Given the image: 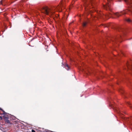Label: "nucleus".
<instances>
[{
	"instance_id": "0eeeda50",
	"label": "nucleus",
	"mask_w": 132,
	"mask_h": 132,
	"mask_svg": "<svg viewBox=\"0 0 132 132\" xmlns=\"http://www.w3.org/2000/svg\"><path fill=\"white\" fill-rule=\"evenodd\" d=\"M0 110H1L3 112L2 114L4 115V116L6 115L7 114V113L5 112L2 109L0 108Z\"/></svg>"
},
{
	"instance_id": "f8f14e48",
	"label": "nucleus",
	"mask_w": 132,
	"mask_h": 132,
	"mask_svg": "<svg viewBox=\"0 0 132 132\" xmlns=\"http://www.w3.org/2000/svg\"><path fill=\"white\" fill-rule=\"evenodd\" d=\"M114 110H115L117 112H119V110L118 108H115V109H114Z\"/></svg>"
},
{
	"instance_id": "f257e3e1",
	"label": "nucleus",
	"mask_w": 132,
	"mask_h": 132,
	"mask_svg": "<svg viewBox=\"0 0 132 132\" xmlns=\"http://www.w3.org/2000/svg\"><path fill=\"white\" fill-rule=\"evenodd\" d=\"M125 1L127 3L132 4V0H125ZM128 12L132 14V5H129L128 6V9L127 10H124L121 11L120 13H114V15H116L117 17H119L121 14H124L128 13Z\"/></svg>"
},
{
	"instance_id": "aec40b11",
	"label": "nucleus",
	"mask_w": 132,
	"mask_h": 132,
	"mask_svg": "<svg viewBox=\"0 0 132 132\" xmlns=\"http://www.w3.org/2000/svg\"><path fill=\"white\" fill-rule=\"evenodd\" d=\"M52 132H53L52 131Z\"/></svg>"
},
{
	"instance_id": "20e7f679",
	"label": "nucleus",
	"mask_w": 132,
	"mask_h": 132,
	"mask_svg": "<svg viewBox=\"0 0 132 132\" xmlns=\"http://www.w3.org/2000/svg\"><path fill=\"white\" fill-rule=\"evenodd\" d=\"M60 3V6H58V7H57V9L59 10V11H61V7L62 6H63V5L62 4L63 3V2L61 1Z\"/></svg>"
},
{
	"instance_id": "6ab92c4d",
	"label": "nucleus",
	"mask_w": 132,
	"mask_h": 132,
	"mask_svg": "<svg viewBox=\"0 0 132 132\" xmlns=\"http://www.w3.org/2000/svg\"><path fill=\"white\" fill-rule=\"evenodd\" d=\"M128 104H129V103H128Z\"/></svg>"
},
{
	"instance_id": "ddd939ff",
	"label": "nucleus",
	"mask_w": 132,
	"mask_h": 132,
	"mask_svg": "<svg viewBox=\"0 0 132 132\" xmlns=\"http://www.w3.org/2000/svg\"><path fill=\"white\" fill-rule=\"evenodd\" d=\"M3 2V0H2L0 2V5H3V4H2V2Z\"/></svg>"
},
{
	"instance_id": "dca6fc26",
	"label": "nucleus",
	"mask_w": 132,
	"mask_h": 132,
	"mask_svg": "<svg viewBox=\"0 0 132 132\" xmlns=\"http://www.w3.org/2000/svg\"><path fill=\"white\" fill-rule=\"evenodd\" d=\"M46 132H52V131H46Z\"/></svg>"
},
{
	"instance_id": "9d476101",
	"label": "nucleus",
	"mask_w": 132,
	"mask_h": 132,
	"mask_svg": "<svg viewBox=\"0 0 132 132\" xmlns=\"http://www.w3.org/2000/svg\"><path fill=\"white\" fill-rule=\"evenodd\" d=\"M112 15V14L111 13H109V14L107 15V16H108L109 17H111Z\"/></svg>"
},
{
	"instance_id": "423d86ee",
	"label": "nucleus",
	"mask_w": 132,
	"mask_h": 132,
	"mask_svg": "<svg viewBox=\"0 0 132 132\" xmlns=\"http://www.w3.org/2000/svg\"><path fill=\"white\" fill-rule=\"evenodd\" d=\"M64 68H65L68 70H69V66L67 64H65L64 67Z\"/></svg>"
},
{
	"instance_id": "4468645a",
	"label": "nucleus",
	"mask_w": 132,
	"mask_h": 132,
	"mask_svg": "<svg viewBox=\"0 0 132 132\" xmlns=\"http://www.w3.org/2000/svg\"><path fill=\"white\" fill-rule=\"evenodd\" d=\"M120 30H121V31H123L122 29H118V30L119 31H120Z\"/></svg>"
},
{
	"instance_id": "a211bd4d",
	"label": "nucleus",
	"mask_w": 132,
	"mask_h": 132,
	"mask_svg": "<svg viewBox=\"0 0 132 132\" xmlns=\"http://www.w3.org/2000/svg\"><path fill=\"white\" fill-rule=\"evenodd\" d=\"M0 118H2V117L1 116H0Z\"/></svg>"
},
{
	"instance_id": "f3484780",
	"label": "nucleus",
	"mask_w": 132,
	"mask_h": 132,
	"mask_svg": "<svg viewBox=\"0 0 132 132\" xmlns=\"http://www.w3.org/2000/svg\"><path fill=\"white\" fill-rule=\"evenodd\" d=\"M118 1H121V0H118Z\"/></svg>"
},
{
	"instance_id": "9b49d317",
	"label": "nucleus",
	"mask_w": 132,
	"mask_h": 132,
	"mask_svg": "<svg viewBox=\"0 0 132 132\" xmlns=\"http://www.w3.org/2000/svg\"><path fill=\"white\" fill-rule=\"evenodd\" d=\"M65 21V19H64V18L62 20H61V22H62V23H63Z\"/></svg>"
},
{
	"instance_id": "2eb2a0df",
	"label": "nucleus",
	"mask_w": 132,
	"mask_h": 132,
	"mask_svg": "<svg viewBox=\"0 0 132 132\" xmlns=\"http://www.w3.org/2000/svg\"><path fill=\"white\" fill-rule=\"evenodd\" d=\"M31 132H35V130L33 129H32L31 130Z\"/></svg>"
},
{
	"instance_id": "412c9836",
	"label": "nucleus",
	"mask_w": 132,
	"mask_h": 132,
	"mask_svg": "<svg viewBox=\"0 0 132 132\" xmlns=\"http://www.w3.org/2000/svg\"><path fill=\"white\" fill-rule=\"evenodd\" d=\"M52 132H53L52 131Z\"/></svg>"
},
{
	"instance_id": "f03ea898",
	"label": "nucleus",
	"mask_w": 132,
	"mask_h": 132,
	"mask_svg": "<svg viewBox=\"0 0 132 132\" xmlns=\"http://www.w3.org/2000/svg\"><path fill=\"white\" fill-rule=\"evenodd\" d=\"M41 11L42 12L47 15H48L50 13L51 14H53V13L52 12V10L47 6L43 7Z\"/></svg>"
},
{
	"instance_id": "7ed1b4c3",
	"label": "nucleus",
	"mask_w": 132,
	"mask_h": 132,
	"mask_svg": "<svg viewBox=\"0 0 132 132\" xmlns=\"http://www.w3.org/2000/svg\"><path fill=\"white\" fill-rule=\"evenodd\" d=\"M108 3H106V5H103V7L104 9L107 10H109L111 11V9L110 6V2H109V0H107Z\"/></svg>"
},
{
	"instance_id": "6e6552de",
	"label": "nucleus",
	"mask_w": 132,
	"mask_h": 132,
	"mask_svg": "<svg viewBox=\"0 0 132 132\" xmlns=\"http://www.w3.org/2000/svg\"><path fill=\"white\" fill-rule=\"evenodd\" d=\"M126 20L129 22H131L132 21V20L129 18H127L126 19Z\"/></svg>"
},
{
	"instance_id": "39448f33",
	"label": "nucleus",
	"mask_w": 132,
	"mask_h": 132,
	"mask_svg": "<svg viewBox=\"0 0 132 132\" xmlns=\"http://www.w3.org/2000/svg\"><path fill=\"white\" fill-rule=\"evenodd\" d=\"M119 39V37H114L112 39V41L113 42H115L116 41L118 40Z\"/></svg>"
},
{
	"instance_id": "1a4fd4ad",
	"label": "nucleus",
	"mask_w": 132,
	"mask_h": 132,
	"mask_svg": "<svg viewBox=\"0 0 132 132\" xmlns=\"http://www.w3.org/2000/svg\"><path fill=\"white\" fill-rule=\"evenodd\" d=\"M87 23V22H84L82 23L83 26V27H85L86 26V25Z\"/></svg>"
}]
</instances>
